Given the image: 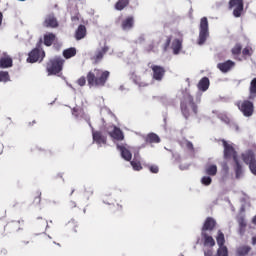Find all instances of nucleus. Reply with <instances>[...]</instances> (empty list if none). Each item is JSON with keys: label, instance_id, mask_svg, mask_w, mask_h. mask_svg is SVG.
<instances>
[{"label": "nucleus", "instance_id": "nucleus-53", "mask_svg": "<svg viewBox=\"0 0 256 256\" xmlns=\"http://www.w3.org/2000/svg\"><path fill=\"white\" fill-rule=\"evenodd\" d=\"M120 91H123V86H120Z\"/></svg>", "mask_w": 256, "mask_h": 256}, {"label": "nucleus", "instance_id": "nucleus-25", "mask_svg": "<svg viewBox=\"0 0 256 256\" xmlns=\"http://www.w3.org/2000/svg\"><path fill=\"white\" fill-rule=\"evenodd\" d=\"M205 173H206V175H209L210 177H215V175H217V165L207 164L205 167Z\"/></svg>", "mask_w": 256, "mask_h": 256}, {"label": "nucleus", "instance_id": "nucleus-54", "mask_svg": "<svg viewBox=\"0 0 256 256\" xmlns=\"http://www.w3.org/2000/svg\"><path fill=\"white\" fill-rule=\"evenodd\" d=\"M18 1H26V0H18Z\"/></svg>", "mask_w": 256, "mask_h": 256}, {"label": "nucleus", "instance_id": "nucleus-16", "mask_svg": "<svg viewBox=\"0 0 256 256\" xmlns=\"http://www.w3.org/2000/svg\"><path fill=\"white\" fill-rule=\"evenodd\" d=\"M9 67H13V59L10 58L9 55L4 54V56L0 59V68L9 69Z\"/></svg>", "mask_w": 256, "mask_h": 256}, {"label": "nucleus", "instance_id": "nucleus-44", "mask_svg": "<svg viewBox=\"0 0 256 256\" xmlns=\"http://www.w3.org/2000/svg\"><path fill=\"white\" fill-rule=\"evenodd\" d=\"M205 256H213V252L211 250L204 253Z\"/></svg>", "mask_w": 256, "mask_h": 256}, {"label": "nucleus", "instance_id": "nucleus-19", "mask_svg": "<svg viewBox=\"0 0 256 256\" xmlns=\"http://www.w3.org/2000/svg\"><path fill=\"white\" fill-rule=\"evenodd\" d=\"M202 238L204 239V245L206 247H214L215 245V240L211 235L207 234V232L202 231Z\"/></svg>", "mask_w": 256, "mask_h": 256}, {"label": "nucleus", "instance_id": "nucleus-7", "mask_svg": "<svg viewBox=\"0 0 256 256\" xmlns=\"http://www.w3.org/2000/svg\"><path fill=\"white\" fill-rule=\"evenodd\" d=\"M238 109L243 113L244 117H251L254 111L253 102L249 100L240 101L238 102Z\"/></svg>", "mask_w": 256, "mask_h": 256}, {"label": "nucleus", "instance_id": "nucleus-30", "mask_svg": "<svg viewBox=\"0 0 256 256\" xmlns=\"http://www.w3.org/2000/svg\"><path fill=\"white\" fill-rule=\"evenodd\" d=\"M216 241H217V245L219 247H225V234H223V232H221V230L218 231Z\"/></svg>", "mask_w": 256, "mask_h": 256}, {"label": "nucleus", "instance_id": "nucleus-39", "mask_svg": "<svg viewBox=\"0 0 256 256\" xmlns=\"http://www.w3.org/2000/svg\"><path fill=\"white\" fill-rule=\"evenodd\" d=\"M185 147L188 149V151H191V153H193L194 148H193V143H191L190 141H185L184 142Z\"/></svg>", "mask_w": 256, "mask_h": 256}, {"label": "nucleus", "instance_id": "nucleus-46", "mask_svg": "<svg viewBox=\"0 0 256 256\" xmlns=\"http://www.w3.org/2000/svg\"><path fill=\"white\" fill-rule=\"evenodd\" d=\"M240 225H241L242 227H245V221L242 220V221L240 222Z\"/></svg>", "mask_w": 256, "mask_h": 256}, {"label": "nucleus", "instance_id": "nucleus-11", "mask_svg": "<svg viewBox=\"0 0 256 256\" xmlns=\"http://www.w3.org/2000/svg\"><path fill=\"white\" fill-rule=\"evenodd\" d=\"M107 133L114 139V141H123V139H125L123 131H121L117 126H110L107 128Z\"/></svg>", "mask_w": 256, "mask_h": 256}, {"label": "nucleus", "instance_id": "nucleus-6", "mask_svg": "<svg viewBox=\"0 0 256 256\" xmlns=\"http://www.w3.org/2000/svg\"><path fill=\"white\" fill-rule=\"evenodd\" d=\"M221 143L224 147V158L233 159V161H239L237 158V152L235 151V148H233V144L225 140H222Z\"/></svg>", "mask_w": 256, "mask_h": 256}, {"label": "nucleus", "instance_id": "nucleus-9", "mask_svg": "<svg viewBox=\"0 0 256 256\" xmlns=\"http://www.w3.org/2000/svg\"><path fill=\"white\" fill-rule=\"evenodd\" d=\"M229 8L233 9L234 17H241V13H243V0H230Z\"/></svg>", "mask_w": 256, "mask_h": 256}, {"label": "nucleus", "instance_id": "nucleus-18", "mask_svg": "<svg viewBox=\"0 0 256 256\" xmlns=\"http://www.w3.org/2000/svg\"><path fill=\"white\" fill-rule=\"evenodd\" d=\"M213 227H215V219L209 217L204 222L202 231H204V233H207V231H213Z\"/></svg>", "mask_w": 256, "mask_h": 256}, {"label": "nucleus", "instance_id": "nucleus-43", "mask_svg": "<svg viewBox=\"0 0 256 256\" xmlns=\"http://www.w3.org/2000/svg\"><path fill=\"white\" fill-rule=\"evenodd\" d=\"M147 85H149V83H145V82L139 83V87H147Z\"/></svg>", "mask_w": 256, "mask_h": 256}, {"label": "nucleus", "instance_id": "nucleus-47", "mask_svg": "<svg viewBox=\"0 0 256 256\" xmlns=\"http://www.w3.org/2000/svg\"><path fill=\"white\" fill-rule=\"evenodd\" d=\"M72 113L75 115V113H77V108H74Z\"/></svg>", "mask_w": 256, "mask_h": 256}, {"label": "nucleus", "instance_id": "nucleus-48", "mask_svg": "<svg viewBox=\"0 0 256 256\" xmlns=\"http://www.w3.org/2000/svg\"><path fill=\"white\" fill-rule=\"evenodd\" d=\"M253 223H254V225H256V215L253 218Z\"/></svg>", "mask_w": 256, "mask_h": 256}, {"label": "nucleus", "instance_id": "nucleus-13", "mask_svg": "<svg viewBox=\"0 0 256 256\" xmlns=\"http://www.w3.org/2000/svg\"><path fill=\"white\" fill-rule=\"evenodd\" d=\"M151 69L154 81H163V77H165V68L157 65H152Z\"/></svg>", "mask_w": 256, "mask_h": 256}, {"label": "nucleus", "instance_id": "nucleus-4", "mask_svg": "<svg viewBox=\"0 0 256 256\" xmlns=\"http://www.w3.org/2000/svg\"><path fill=\"white\" fill-rule=\"evenodd\" d=\"M64 60L61 57H55L54 59L50 60L47 65L48 75H57L63 69Z\"/></svg>", "mask_w": 256, "mask_h": 256}, {"label": "nucleus", "instance_id": "nucleus-22", "mask_svg": "<svg viewBox=\"0 0 256 256\" xmlns=\"http://www.w3.org/2000/svg\"><path fill=\"white\" fill-rule=\"evenodd\" d=\"M250 252H251V246H247V245L239 246L236 249V255L238 256H247L249 255Z\"/></svg>", "mask_w": 256, "mask_h": 256}, {"label": "nucleus", "instance_id": "nucleus-17", "mask_svg": "<svg viewBox=\"0 0 256 256\" xmlns=\"http://www.w3.org/2000/svg\"><path fill=\"white\" fill-rule=\"evenodd\" d=\"M218 69H220V71L222 73H227L228 71H231V69H233V67H235V62L228 60L224 63H219L217 65Z\"/></svg>", "mask_w": 256, "mask_h": 256}, {"label": "nucleus", "instance_id": "nucleus-21", "mask_svg": "<svg viewBox=\"0 0 256 256\" xmlns=\"http://www.w3.org/2000/svg\"><path fill=\"white\" fill-rule=\"evenodd\" d=\"M248 99H250V101L256 99V78L252 79L250 82Z\"/></svg>", "mask_w": 256, "mask_h": 256}, {"label": "nucleus", "instance_id": "nucleus-8", "mask_svg": "<svg viewBox=\"0 0 256 256\" xmlns=\"http://www.w3.org/2000/svg\"><path fill=\"white\" fill-rule=\"evenodd\" d=\"M43 57H45V51L36 48L28 54L27 62L37 63V61H43Z\"/></svg>", "mask_w": 256, "mask_h": 256}, {"label": "nucleus", "instance_id": "nucleus-5", "mask_svg": "<svg viewBox=\"0 0 256 256\" xmlns=\"http://www.w3.org/2000/svg\"><path fill=\"white\" fill-rule=\"evenodd\" d=\"M242 159L246 165H249V169L253 175H256V160L255 154L251 150H247L242 154Z\"/></svg>", "mask_w": 256, "mask_h": 256}, {"label": "nucleus", "instance_id": "nucleus-37", "mask_svg": "<svg viewBox=\"0 0 256 256\" xmlns=\"http://www.w3.org/2000/svg\"><path fill=\"white\" fill-rule=\"evenodd\" d=\"M241 53V45L236 44L235 47L232 48L233 55H239Z\"/></svg>", "mask_w": 256, "mask_h": 256}, {"label": "nucleus", "instance_id": "nucleus-49", "mask_svg": "<svg viewBox=\"0 0 256 256\" xmlns=\"http://www.w3.org/2000/svg\"><path fill=\"white\" fill-rule=\"evenodd\" d=\"M71 207H75V202H70Z\"/></svg>", "mask_w": 256, "mask_h": 256}, {"label": "nucleus", "instance_id": "nucleus-35", "mask_svg": "<svg viewBox=\"0 0 256 256\" xmlns=\"http://www.w3.org/2000/svg\"><path fill=\"white\" fill-rule=\"evenodd\" d=\"M212 181H213V180L211 179V176H203V177L201 178V183H202V185H205L206 187L209 186V185H211Z\"/></svg>", "mask_w": 256, "mask_h": 256}, {"label": "nucleus", "instance_id": "nucleus-42", "mask_svg": "<svg viewBox=\"0 0 256 256\" xmlns=\"http://www.w3.org/2000/svg\"><path fill=\"white\" fill-rule=\"evenodd\" d=\"M221 121H224V123H230L231 120L229 119V117L224 116L221 118Z\"/></svg>", "mask_w": 256, "mask_h": 256}, {"label": "nucleus", "instance_id": "nucleus-27", "mask_svg": "<svg viewBox=\"0 0 256 256\" xmlns=\"http://www.w3.org/2000/svg\"><path fill=\"white\" fill-rule=\"evenodd\" d=\"M53 41H55V34L48 33L44 35V45H46V47H51L53 45Z\"/></svg>", "mask_w": 256, "mask_h": 256}, {"label": "nucleus", "instance_id": "nucleus-15", "mask_svg": "<svg viewBox=\"0 0 256 256\" xmlns=\"http://www.w3.org/2000/svg\"><path fill=\"white\" fill-rule=\"evenodd\" d=\"M107 51H109V47L105 44L101 48H98L93 56L94 61H96V63L101 61Z\"/></svg>", "mask_w": 256, "mask_h": 256}, {"label": "nucleus", "instance_id": "nucleus-26", "mask_svg": "<svg viewBox=\"0 0 256 256\" xmlns=\"http://www.w3.org/2000/svg\"><path fill=\"white\" fill-rule=\"evenodd\" d=\"M44 25L46 27H57V19H55V16L48 15L45 19Z\"/></svg>", "mask_w": 256, "mask_h": 256}, {"label": "nucleus", "instance_id": "nucleus-52", "mask_svg": "<svg viewBox=\"0 0 256 256\" xmlns=\"http://www.w3.org/2000/svg\"><path fill=\"white\" fill-rule=\"evenodd\" d=\"M118 209H119V210L123 209V206H121V205L118 204Z\"/></svg>", "mask_w": 256, "mask_h": 256}, {"label": "nucleus", "instance_id": "nucleus-32", "mask_svg": "<svg viewBox=\"0 0 256 256\" xmlns=\"http://www.w3.org/2000/svg\"><path fill=\"white\" fill-rule=\"evenodd\" d=\"M146 141L148 143H159L161 141V139L159 138V136L155 133H151L147 135Z\"/></svg>", "mask_w": 256, "mask_h": 256}, {"label": "nucleus", "instance_id": "nucleus-12", "mask_svg": "<svg viewBox=\"0 0 256 256\" xmlns=\"http://www.w3.org/2000/svg\"><path fill=\"white\" fill-rule=\"evenodd\" d=\"M92 137L93 143H96L98 147H103V145H107V136L103 135L101 131H95L92 128Z\"/></svg>", "mask_w": 256, "mask_h": 256}, {"label": "nucleus", "instance_id": "nucleus-24", "mask_svg": "<svg viewBox=\"0 0 256 256\" xmlns=\"http://www.w3.org/2000/svg\"><path fill=\"white\" fill-rule=\"evenodd\" d=\"M85 35H87V28H85L84 25H80L76 30L75 34L77 41H81V39H84Z\"/></svg>", "mask_w": 256, "mask_h": 256}, {"label": "nucleus", "instance_id": "nucleus-28", "mask_svg": "<svg viewBox=\"0 0 256 256\" xmlns=\"http://www.w3.org/2000/svg\"><path fill=\"white\" fill-rule=\"evenodd\" d=\"M235 163H236L235 177L236 179H241V177H243V166H241V163H239V160H236Z\"/></svg>", "mask_w": 256, "mask_h": 256}, {"label": "nucleus", "instance_id": "nucleus-34", "mask_svg": "<svg viewBox=\"0 0 256 256\" xmlns=\"http://www.w3.org/2000/svg\"><path fill=\"white\" fill-rule=\"evenodd\" d=\"M227 246H220L217 250L216 256H228Z\"/></svg>", "mask_w": 256, "mask_h": 256}, {"label": "nucleus", "instance_id": "nucleus-10", "mask_svg": "<svg viewBox=\"0 0 256 256\" xmlns=\"http://www.w3.org/2000/svg\"><path fill=\"white\" fill-rule=\"evenodd\" d=\"M117 149L120 152L122 159L125 161H131L133 154H131V147L127 144H117Z\"/></svg>", "mask_w": 256, "mask_h": 256}, {"label": "nucleus", "instance_id": "nucleus-40", "mask_svg": "<svg viewBox=\"0 0 256 256\" xmlns=\"http://www.w3.org/2000/svg\"><path fill=\"white\" fill-rule=\"evenodd\" d=\"M77 83L80 87H84L85 83H87V80L85 79V77H81L77 80Z\"/></svg>", "mask_w": 256, "mask_h": 256}, {"label": "nucleus", "instance_id": "nucleus-31", "mask_svg": "<svg viewBox=\"0 0 256 256\" xmlns=\"http://www.w3.org/2000/svg\"><path fill=\"white\" fill-rule=\"evenodd\" d=\"M128 5H129V0H119L115 4V9H116V11H123V9L125 7H127Z\"/></svg>", "mask_w": 256, "mask_h": 256}, {"label": "nucleus", "instance_id": "nucleus-3", "mask_svg": "<svg viewBox=\"0 0 256 256\" xmlns=\"http://www.w3.org/2000/svg\"><path fill=\"white\" fill-rule=\"evenodd\" d=\"M181 110L186 119L190 115H197V106L193 103V97L188 96L186 102H182Z\"/></svg>", "mask_w": 256, "mask_h": 256}, {"label": "nucleus", "instance_id": "nucleus-45", "mask_svg": "<svg viewBox=\"0 0 256 256\" xmlns=\"http://www.w3.org/2000/svg\"><path fill=\"white\" fill-rule=\"evenodd\" d=\"M256 244V237H252V245H255Z\"/></svg>", "mask_w": 256, "mask_h": 256}, {"label": "nucleus", "instance_id": "nucleus-14", "mask_svg": "<svg viewBox=\"0 0 256 256\" xmlns=\"http://www.w3.org/2000/svg\"><path fill=\"white\" fill-rule=\"evenodd\" d=\"M135 26V18L133 16L126 17L121 24L123 31H131Z\"/></svg>", "mask_w": 256, "mask_h": 256}, {"label": "nucleus", "instance_id": "nucleus-51", "mask_svg": "<svg viewBox=\"0 0 256 256\" xmlns=\"http://www.w3.org/2000/svg\"><path fill=\"white\" fill-rule=\"evenodd\" d=\"M188 166L186 167H183V166H180V169L184 170V169H187Z\"/></svg>", "mask_w": 256, "mask_h": 256}, {"label": "nucleus", "instance_id": "nucleus-33", "mask_svg": "<svg viewBox=\"0 0 256 256\" xmlns=\"http://www.w3.org/2000/svg\"><path fill=\"white\" fill-rule=\"evenodd\" d=\"M7 81H10L9 72L0 71V83H7Z\"/></svg>", "mask_w": 256, "mask_h": 256}, {"label": "nucleus", "instance_id": "nucleus-29", "mask_svg": "<svg viewBox=\"0 0 256 256\" xmlns=\"http://www.w3.org/2000/svg\"><path fill=\"white\" fill-rule=\"evenodd\" d=\"M63 55L65 59H71V57H75L77 55V50L75 48H69L63 51Z\"/></svg>", "mask_w": 256, "mask_h": 256}, {"label": "nucleus", "instance_id": "nucleus-50", "mask_svg": "<svg viewBox=\"0 0 256 256\" xmlns=\"http://www.w3.org/2000/svg\"><path fill=\"white\" fill-rule=\"evenodd\" d=\"M77 17H72V21H77Z\"/></svg>", "mask_w": 256, "mask_h": 256}, {"label": "nucleus", "instance_id": "nucleus-20", "mask_svg": "<svg viewBox=\"0 0 256 256\" xmlns=\"http://www.w3.org/2000/svg\"><path fill=\"white\" fill-rule=\"evenodd\" d=\"M183 45V41L181 39H174L172 42V50L174 55H179L181 48Z\"/></svg>", "mask_w": 256, "mask_h": 256}, {"label": "nucleus", "instance_id": "nucleus-23", "mask_svg": "<svg viewBox=\"0 0 256 256\" xmlns=\"http://www.w3.org/2000/svg\"><path fill=\"white\" fill-rule=\"evenodd\" d=\"M209 85H210L209 78L204 77L199 81L197 87L199 91L205 92L207 91V89H209Z\"/></svg>", "mask_w": 256, "mask_h": 256}, {"label": "nucleus", "instance_id": "nucleus-38", "mask_svg": "<svg viewBox=\"0 0 256 256\" xmlns=\"http://www.w3.org/2000/svg\"><path fill=\"white\" fill-rule=\"evenodd\" d=\"M243 55H247L248 57L253 54V49L251 47H246L242 51Z\"/></svg>", "mask_w": 256, "mask_h": 256}, {"label": "nucleus", "instance_id": "nucleus-36", "mask_svg": "<svg viewBox=\"0 0 256 256\" xmlns=\"http://www.w3.org/2000/svg\"><path fill=\"white\" fill-rule=\"evenodd\" d=\"M131 166L133 167L134 171H141V169H143V166H141V162L132 161Z\"/></svg>", "mask_w": 256, "mask_h": 256}, {"label": "nucleus", "instance_id": "nucleus-41", "mask_svg": "<svg viewBox=\"0 0 256 256\" xmlns=\"http://www.w3.org/2000/svg\"><path fill=\"white\" fill-rule=\"evenodd\" d=\"M151 173H159V167L158 166H150Z\"/></svg>", "mask_w": 256, "mask_h": 256}, {"label": "nucleus", "instance_id": "nucleus-2", "mask_svg": "<svg viewBox=\"0 0 256 256\" xmlns=\"http://www.w3.org/2000/svg\"><path fill=\"white\" fill-rule=\"evenodd\" d=\"M209 38V21L207 17L200 20L198 45H205V41Z\"/></svg>", "mask_w": 256, "mask_h": 256}, {"label": "nucleus", "instance_id": "nucleus-1", "mask_svg": "<svg viewBox=\"0 0 256 256\" xmlns=\"http://www.w3.org/2000/svg\"><path fill=\"white\" fill-rule=\"evenodd\" d=\"M109 79V71H103L101 69H93L87 75L88 85L90 87H104Z\"/></svg>", "mask_w": 256, "mask_h": 256}]
</instances>
